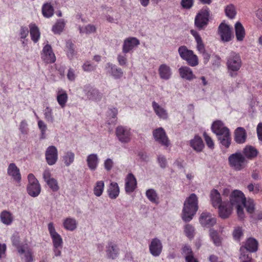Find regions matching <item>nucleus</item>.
Segmentation results:
<instances>
[{"label": "nucleus", "instance_id": "nucleus-35", "mask_svg": "<svg viewBox=\"0 0 262 262\" xmlns=\"http://www.w3.org/2000/svg\"><path fill=\"white\" fill-rule=\"evenodd\" d=\"M235 31L236 39L238 41H243L245 36V30L240 22L235 24Z\"/></svg>", "mask_w": 262, "mask_h": 262}, {"label": "nucleus", "instance_id": "nucleus-49", "mask_svg": "<svg viewBox=\"0 0 262 262\" xmlns=\"http://www.w3.org/2000/svg\"><path fill=\"white\" fill-rule=\"evenodd\" d=\"M182 254L185 257V259L189 257L194 255V253L188 245H185L182 249Z\"/></svg>", "mask_w": 262, "mask_h": 262}, {"label": "nucleus", "instance_id": "nucleus-27", "mask_svg": "<svg viewBox=\"0 0 262 262\" xmlns=\"http://www.w3.org/2000/svg\"><path fill=\"white\" fill-rule=\"evenodd\" d=\"M106 68L107 70V72L115 79H119L123 75V73L122 70L114 64L108 63H107Z\"/></svg>", "mask_w": 262, "mask_h": 262}, {"label": "nucleus", "instance_id": "nucleus-53", "mask_svg": "<svg viewBox=\"0 0 262 262\" xmlns=\"http://www.w3.org/2000/svg\"><path fill=\"white\" fill-rule=\"evenodd\" d=\"M67 47L68 48L67 55L69 58L72 59L75 55V51L74 48V44L70 41L67 42Z\"/></svg>", "mask_w": 262, "mask_h": 262}, {"label": "nucleus", "instance_id": "nucleus-61", "mask_svg": "<svg viewBox=\"0 0 262 262\" xmlns=\"http://www.w3.org/2000/svg\"><path fill=\"white\" fill-rule=\"evenodd\" d=\"M193 0H182L181 4L182 7L185 9H190L193 5Z\"/></svg>", "mask_w": 262, "mask_h": 262}, {"label": "nucleus", "instance_id": "nucleus-51", "mask_svg": "<svg viewBox=\"0 0 262 262\" xmlns=\"http://www.w3.org/2000/svg\"><path fill=\"white\" fill-rule=\"evenodd\" d=\"M44 116L46 120L51 123H53L54 121V116L53 115L52 110L47 107L44 110Z\"/></svg>", "mask_w": 262, "mask_h": 262}, {"label": "nucleus", "instance_id": "nucleus-45", "mask_svg": "<svg viewBox=\"0 0 262 262\" xmlns=\"http://www.w3.org/2000/svg\"><path fill=\"white\" fill-rule=\"evenodd\" d=\"M53 8L52 6L48 4H45L43 5L42 8V12L43 16L47 17H51L53 14Z\"/></svg>", "mask_w": 262, "mask_h": 262}, {"label": "nucleus", "instance_id": "nucleus-20", "mask_svg": "<svg viewBox=\"0 0 262 262\" xmlns=\"http://www.w3.org/2000/svg\"><path fill=\"white\" fill-rule=\"evenodd\" d=\"M138 45H139V41L136 38L132 37L127 38L124 41L122 52L125 54L127 53Z\"/></svg>", "mask_w": 262, "mask_h": 262}, {"label": "nucleus", "instance_id": "nucleus-29", "mask_svg": "<svg viewBox=\"0 0 262 262\" xmlns=\"http://www.w3.org/2000/svg\"><path fill=\"white\" fill-rule=\"evenodd\" d=\"M86 162L88 166L91 170H95L99 163V158L97 155L95 154L89 155L87 157Z\"/></svg>", "mask_w": 262, "mask_h": 262}, {"label": "nucleus", "instance_id": "nucleus-33", "mask_svg": "<svg viewBox=\"0 0 262 262\" xmlns=\"http://www.w3.org/2000/svg\"><path fill=\"white\" fill-rule=\"evenodd\" d=\"M88 98L92 100L99 101L101 100L103 95L98 90L91 88L86 93Z\"/></svg>", "mask_w": 262, "mask_h": 262}, {"label": "nucleus", "instance_id": "nucleus-56", "mask_svg": "<svg viewBox=\"0 0 262 262\" xmlns=\"http://www.w3.org/2000/svg\"><path fill=\"white\" fill-rule=\"evenodd\" d=\"M82 69L85 72H91L96 69V66L91 63L90 61H86L83 64Z\"/></svg>", "mask_w": 262, "mask_h": 262}, {"label": "nucleus", "instance_id": "nucleus-60", "mask_svg": "<svg viewBox=\"0 0 262 262\" xmlns=\"http://www.w3.org/2000/svg\"><path fill=\"white\" fill-rule=\"evenodd\" d=\"M203 136L207 146L210 148H213L214 147V143L212 139L207 135L206 132L203 133Z\"/></svg>", "mask_w": 262, "mask_h": 262}, {"label": "nucleus", "instance_id": "nucleus-7", "mask_svg": "<svg viewBox=\"0 0 262 262\" xmlns=\"http://www.w3.org/2000/svg\"><path fill=\"white\" fill-rule=\"evenodd\" d=\"M28 185L27 191L28 194L32 197H36L40 192L41 188L38 180L32 173L28 176Z\"/></svg>", "mask_w": 262, "mask_h": 262}, {"label": "nucleus", "instance_id": "nucleus-18", "mask_svg": "<svg viewBox=\"0 0 262 262\" xmlns=\"http://www.w3.org/2000/svg\"><path fill=\"white\" fill-rule=\"evenodd\" d=\"M41 58L47 63H53L55 61L56 57L50 45H47L43 47L41 53Z\"/></svg>", "mask_w": 262, "mask_h": 262}, {"label": "nucleus", "instance_id": "nucleus-26", "mask_svg": "<svg viewBox=\"0 0 262 262\" xmlns=\"http://www.w3.org/2000/svg\"><path fill=\"white\" fill-rule=\"evenodd\" d=\"M190 146L198 152H201L204 148V144L202 138L199 136H195L190 140Z\"/></svg>", "mask_w": 262, "mask_h": 262}, {"label": "nucleus", "instance_id": "nucleus-25", "mask_svg": "<svg viewBox=\"0 0 262 262\" xmlns=\"http://www.w3.org/2000/svg\"><path fill=\"white\" fill-rule=\"evenodd\" d=\"M258 150L252 145H246L243 150V155L245 159L248 160H252L257 157Z\"/></svg>", "mask_w": 262, "mask_h": 262}, {"label": "nucleus", "instance_id": "nucleus-50", "mask_svg": "<svg viewBox=\"0 0 262 262\" xmlns=\"http://www.w3.org/2000/svg\"><path fill=\"white\" fill-rule=\"evenodd\" d=\"M38 126L41 132L40 139H45L46 137V132L47 129V125L43 121L39 120H38Z\"/></svg>", "mask_w": 262, "mask_h": 262}, {"label": "nucleus", "instance_id": "nucleus-10", "mask_svg": "<svg viewBox=\"0 0 262 262\" xmlns=\"http://www.w3.org/2000/svg\"><path fill=\"white\" fill-rule=\"evenodd\" d=\"M116 135L118 140L123 143L129 142L131 140V132L130 128L119 126L116 129Z\"/></svg>", "mask_w": 262, "mask_h": 262}, {"label": "nucleus", "instance_id": "nucleus-43", "mask_svg": "<svg viewBox=\"0 0 262 262\" xmlns=\"http://www.w3.org/2000/svg\"><path fill=\"white\" fill-rule=\"evenodd\" d=\"M74 158L75 155L73 152L71 151L66 152L63 156L64 163L67 166H70L74 162Z\"/></svg>", "mask_w": 262, "mask_h": 262}, {"label": "nucleus", "instance_id": "nucleus-32", "mask_svg": "<svg viewBox=\"0 0 262 262\" xmlns=\"http://www.w3.org/2000/svg\"><path fill=\"white\" fill-rule=\"evenodd\" d=\"M68 99V94L64 90L60 89L57 91V101L61 108L65 107Z\"/></svg>", "mask_w": 262, "mask_h": 262}, {"label": "nucleus", "instance_id": "nucleus-5", "mask_svg": "<svg viewBox=\"0 0 262 262\" xmlns=\"http://www.w3.org/2000/svg\"><path fill=\"white\" fill-rule=\"evenodd\" d=\"M178 52L180 57L187 61V63L191 67L198 65L199 60L197 56L194 54L192 50L188 49L185 46H182L179 48Z\"/></svg>", "mask_w": 262, "mask_h": 262}, {"label": "nucleus", "instance_id": "nucleus-15", "mask_svg": "<svg viewBox=\"0 0 262 262\" xmlns=\"http://www.w3.org/2000/svg\"><path fill=\"white\" fill-rule=\"evenodd\" d=\"M46 159L49 165H53L56 163L58 159V151L56 147L51 145L49 146L45 153Z\"/></svg>", "mask_w": 262, "mask_h": 262}, {"label": "nucleus", "instance_id": "nucleus-2", "mask_svg": "<svg viewBox=\"0 0 262 262\" xmlns=\"http://www.w3.org/2000/svg\"><path fill=\"white\" fill-rule=\"evenodd\" d=\"M198 210V197L194 193H191L184 203L182 219L187 222L190 221Z\"/></svg>", "mask_w": 262, "mask_h": 262}, {"label": "nucleus", "instance_id": "nucleus-12", "mask_svg": "<svg viewBox=\"0 0 262 262\" xmlns=\"http://www.w3.org/2000/svg\"><path fill=\"white\" fill-rule=\"evenodd\" d=\"M199 222L203 227L210 228L216 224V219L211 213L203 212L199 217Z\"/></svg>", "mask_w": 262, "mask_h": 262}, {"label": "nucleus", "instance_id": "nucleus-19", "mask_svg": "<svg viewBox=\"0 0 262 262\" xmlns=\"http://www.w3.org/2000/svg\"><path fill=\"white\" fill-rule=\"evenodd\" d=\"M162 245L160 239L155 238L152 239L149 246L150 253L154 256H158L162 250Z\"/></svg>", "mask_w": 262, "mask_h": 262}, {"label": "nucleus", "instance_id": "nucleus-37", "mask_svg": "<svg viewBox=\"0 0 262 262\" xmlns=\"http://www.w3.org/2000/svg\"><path fill=\"white\" fill-rule=\"evenodd\" d=\"M11 241L13 245L16 247L18 252L20 254H24L25 252V247L20 245L19 236L17 233L13 234L11 237Z\"/></svg>", "mask_w": 262, "mask_h": 262}, {"label": "nucleus", "instance_id": "nucleus-21", "mask_svg": "<svg viewBox=\"0 0 262 262\" xmlns=\"http://www.w3.org/2000/svg\"><path fill=\"white\" fill-rule=\"evenodd\" d=\"M247 135L245 129L242 127H237L234 133V139L237 144L244 143L247 139Z\"/></svg>", "mask_w": 262, "mask_h": 262}, {"label": "nucleus", "instance_id": "nucleus-31", "mask_svg": "<svg viewBox=\"0 0 262 262\" xmlns=\"http://www.w3.org/2000/svg\"><path fill=\"white\" fill-rule=\"evenodd\" d=\"M191 34L194 37L195 40L196 42V49L200 53L206 51L204 44L203 42L201 37L200 36L199 33L194 30L190 31Z\"/></svg>", "mask_w": 262, "mask_h": 262}, {"label": "nucleus", "instance_id": "nucleus-30", "mask_svg": "<svg viewBox=\"0 0 262 262\" xmlns=\"http://www.w3.org/2000/svg\"><path fill=\"white\" fill-rule=\"evenodd\" d=\"M179 72L180 76L188 80H191L195 78L192 71L188 67H182L179 69Z\"/></svg>", "mask_w": 262, "mask_h": 262}, {"label": "nucleus", "instance_id": "nucleus-40", "mask_svg": "<svg viewBox=\"0 0 262 262\" xmlns=\"http://www.w3.org/2000/svg\"><path fill=\"white\" fill-rule=\"evenodd\" d=\"M209 235L215 246H219L221 245L222 239L216 230L211 228L209 230Z\"/></svg>", "mask_w": 262, "mask_h": 262}, {"label": "nucleus", "instance_id": "nucleus-22", "mask_svg": "<svg viewBox=\"0 0 262 262\" xmlns=\"http://www.w3.org/2000/svg\"><path fill=\"white\" fill-rule=\"evenodd\" d=\"M7 173L9 176H11L17 182H20L21 178L19 169L14 163H10L9 165Z\"/></svg>", "mask_w": 262, "mask_h": 262}, {"label": "nucleus", "instance_id": "nucleus-6", "mask_svg": "<svg viewBox=\"0 0 262 262\" xmlns=\"http://www.w3.org/2000/svg\"><path fill=\"white\" fill-rule=\"evenodd\" d=\"M246 197L241 191L238 190L233 191L230 195V201L228 202L231 208V213L234 206L239 207L240 206H243Z\"/></svg>", "mask_w": 262, "mask_h": 262}, {"label": "nucleus", "instance_id": "nucleus-34", "mask_svg": "<svg viewBox=\"0 0 262 262\" xmlns=\"http://www.w3.org/2000/svg\"><path fill=\"white\" fill-rule=\"evenodd\" d=\"M119 192L118 184L116 182H112L107 190L109 197L112 199H115L119 195Z\"/></svg>", "mask_w": 262, "mask_h": 262}, {"label": "nucleus", "instance_id": "nucleus-41", "mask_svg": "<svg viewBox=\"0 0 262 262\" xmlns=\"http://www.w3.org/2000/svg\"><path fill=\"white\" fill-rule=\"evenodd\" d=\"M146 195L151 202L155 204L158 203V196L154 189H149L146 190Z\"/></svg>", "mask_w": 262, "mask_h": 262}, {"label": "nucleus", "instance_id": "nucleus-16", "mask_svg": "<svg viewBox=\"0 0 262 262\" xmlns=\"http://www.w3.org/2000/svg\"><path fill=\"white\" fill-rule=\"evenodd\" d=\"M106 256L108 259H115L119 254V249L117 244L109 241L106 246Z\"/></svg>", "mask_w": 262, "mask_h": 262}, {"label": "nucleus", "instance_id": "nucleus-28", "mask_svg": "<svg viewBox=\"0 0 262 262\" xmlns=\"http://www.w3.org/2000/svg\"><path fill=\"white\" fill-rule=\"evenodd\" d=\"M137 181L135 177L132 173H129L126 179L125 191L127 192H132L136 188Z\"/></svg>", "mask_w": 262, "mask_h": 262}, {"label": "nucleus", "instance_id": "nucleus-52", "mask_svg": "<svg viewBox=\"0 0 262 262\" xmlns=\"http://www.w3.org/2000/svg\"><path fill=\"white\" fill-rule=\"evenodd\" d=\"M243 207L246 208L247 211L250 213H252L254 210V204L253 200L249 199L248 201L245 200L244 204L243 205Z\"/></svg>", "mask_w": 262, "mask_h": 262}, {"label": "nucleus", "instance_id": "nucleus-55", "mask_svg": "<svg viewBox=\"0 0 262 262\" xmlns=\"http://www.w3.org/2000/svg\"><path fill=\"white\" fill-rule=\"evenodd\" d=\"M247 189L250 192H253L254 193H258L260 191V187L258 184H249L247 186Z\"/></svg>", "mask_w": 262, "mask_h": 262}, {"label": "nucleus", "instance_id": "nucleus-54", "mask_svg": "<svg viewBox=\"0 0 262 262\" xmlns=\"http://www.w3.org/2000/svg\"><path fill=\"white\" fill-rule=\"evenodd\" d=\"M46 183L53 191H56L59 189L57 181L55 179L52 178Z\"/></svg>", "mask_w": 262, "mask_h": 262}, {"label": "nucleus", "instance_id": "nucleus-8", "mask_svg": "<svg viewBox=\"0 0 262 262\" xmlns=\"http://www.w3.org/2000/svg\"><path fill=\"white\" fill-rule=\"evenodd\" d=\"M258 242L254 238L250 237L240 248V254L251 255L250 253L255 252L258 249Z\"/></svg>", "mask_w": 262, "mask_h": 262}, {"label": "nucleus", "instance_id": "nucleus-23", "mask_svg": "<svg viewBox=\"0 0 262 262\" xmlns=\"http://www.w3.org/2000/svg\"><path fill=\"white\" fill-rule=\"evenodd\" d=\"M152 107L158 117L164 120L168 118V115L166 110L155 101L152 102Z\"/></svg>", "mask_w": 262, "mask_h": 262}, {"label": "nucleus", "instance_id": "nucleus-64", "mask_svg": "<svg viewBox=\"0 0 262 262\" xmlns=\"http://www.w3.org/2000/svg\"><path fill=\"white\" fill-rule=\"evenodd\" d=\"M256 132L259 141L262 142V123L258 124L256 128Z\"/></svg>", "mask_w": 262, "mask_h": 262}, {"label": "nucleus", "instance_id": "nucleus-57", "mask_svg": "<svg viewBox=\"0 0 262 262\" xmlns=\"http://www.w3.org/2000/svg\"><path fill=\"white\" fill-rule=\"evenodd\" d=\"M157 160L160 166L162 168H165L167 166V160L166 158L163 155H159Z\"/></svg>", "mask_w": 262, "mask_h": 262}, {"label": "nucleus", "instance_id": "nucleus-13", "mask_svg": "<svg viewBox=\"0 0 262 262\" xmlns=\"http://www.w3.org/2000/svg\"><path fill=\"white\" fill-rule=\"evenodd\" d=\"M219 32L222 40L228 42L231 40L232 33L231 28L225 23H221L219 27Z\"/></svg>", "mask_w": 262, "mask_h": 262}, {"label": "nucleus", "instance_id": "nucleus-46", "mask_svg": "<svg viewBox=\"0 0 262 262\" xmlns=\"http://www.w3.org/2000/svg\"><path fill=\"white\" fill-rule=\"evenodd\" d=\"M79 30L81 33L89 34L95 33L96 31V28L95 26L89 24L83 27L79 28Z\"/></svg>", "mask_w": 262, "mask_h": 262}, {"label": "nucleus", "instance_id": "nucleus-14", "mask_svg": "<svg viewBox=\"0 0 262 262\" xmlns=\"http://www.w3.org/2000/svg\"><path fill=\"white\" fill-rule=\"evenodd\" d=\"M48 230L53 241V247H62V239L56 231L54 224L50 222L48 225Z\"/></svg>", "mask_w": 262, "mask_h": 262}, {"label": "nucleus", "instance_id": "nucleus-47", "mask_svg": "<svg viewBox=\"0 0 262 262\" xmlns=\"http://www.w3.org/2000/svg\"><path fill=\"white\" fill-rule=\"evenodd\" d=\"M184 232L189 239H192L194 236V228L190 224H187L184 227Z\"/></svg>", "mask_w": 262, "mask_h": 262}, {"label": "nucleus", "instance_id": "nucleus-9", "mask_svg": "<svg viewBox=\"0 0 262 262\" xmlns=\"http://www.w3.org/2000/svg\"><path fill=\"white\" fill-rule=\"evenodd\" d=\"M227 65L229 70L237 71L242 65L240 56L235 52L231 53L227 58Z\"/></svg>", "mask_w": 262, "mask_h": 262}, {"label": "nucleus", "instance_id": "nucleus-4", "mask_svg": "<svg viewBox=\"0 0 262 262\" xmlns=\"http://www.w3.org/2000/svg\"><path fill=\"white\" fill-rule=\"evenodd\" d=\"M228 161L229 166L235 171L242 170L248 164V160L240 151L231 154L228 157Z\"/></svg>", "mask_w": 262, "mask_h": 262}, {"label": "nucleus", "instance_id": "nucleus-17", "mask_svg": "<svg viewBox=\"0 0 262 262\" xmlns=\"http://www.w3.org/2000/svg\"><path fill=\"white\" fill-rule=\"evenodd\" d=\"M209 16V11L207 10L202 11L199 13L195 18V25L199 29H202L206 26L208 21Z\"/></svg>", "mask_w": 262, "mask_h": 262}, {"label": "nucleus", "instance_id": "nucleus-59", "mask_svg": "<svg viewBox=\"0 0 262 262\" xmlns=\"http://www.w3.org/2000/svg\"><path fill=\"white\" fill-rule=\"evenodd\" d=\"M243 235V231L241 227H236L233 232V236L235 239L239 240L240 237Z\"/></svg>", "mask_w": 262, "mask_h": 262}, {"label": "nucleus", "instance_id": "nucleus-62", "mask_svg": "<svg viewBox=\"0 0 262 262\" xmlns=\"http://www.w3.org/2000/svg\"><path fill=\"white\" fill-rule=\"evenodd\" d=\"M27 123L26 120H23L19 125V130L23 134H26L28 132Z\"/></svg>", "mask_w": 262, "mask_h": 262}, {"label": "nucleus", "instance_id": "nucleus-63", "mask_svg": "<svg viewBox=\"0 0 262 262\" xmlns=\"http://www.w3.org/2000/svg\"><path fill=\"white\" fill-rule=\"evenodd\" d=\"M239 259L241 262H252L251 255L240 254Z\"/></svg>", "mask_w": 262, "mask_h": 262}, {"label": "nucleus", "instance_id": "nucleus-48", "mask_svg": "<svg viewBox=\"0 0 262 262\" xmlns=\"http://www.w3.org/2000/svg\"><path fill=\"white\" fill-rule=\"evenodd\" d=\"M225 13L226 16L229 18H233L236 14L234 6L232 5L227 6L225 8Z\"/></svg>", "mask_w": 262, "mask_h": 262}, {"label": "nucleus", "instance_id": "nucleus-36", "mask_svg": "<svg viewBox=\"0 0 262 262\" xmlns=\"http://www.w3.org/2000/svg\"><path fill=\"white\" fill-rule=\"evenodd\" d=\"M63 226L66 230L72 231L76 229L77 223L75 219L67 217L63 220Z\"/></svg>", "mask_w": 262, "mask_h": 262}, {"label": "nucleus", "instance_id": "nucleus-24", "mask_svg": "<svg viewBox=\"0 0 262 262\" xmlns=\"http://www.w3.org/2000/svg\"><path fill=\"white\" fill-rule=\"evenodd\" d=\"M158 72L160 78L163 80H168L172 75L171 68L166 64H162L159 66Z\"/></svg>", "mask_w": 262, "mask_h": 262}, {"label": "nucleus", "instance_id": "nucleus-38", "mask_svg": "<svg viewBox=\"0 0 262 262\" xmlns=\"http://www.w3.org/2000/svg\"><path fill=\"white\" fill-rule=\"evenodd\" d=\"M1 221L5 225H10L13 220L12 214L9 211L4 210L0 214Z\"/></svg>", "mask_w": 262, "mask_h": 262}, {"label": "nucleus", "instance_id": "nucleus-39", "mask_svg": "<svg viewBox=\"0 0 262 262\" xmlns=\"http://www.w3.org/2000/svg\"><path fill=\"white\" fill-rule=\"evenodd\" d=\"M30 33L32 40L34 42H37L40 37V32L38 27L33 24H31L29 26Z\"/></svg>", "mask_w": 262, "mask_h": 262}, {"label": "nucleus", "instance_id": "nucleus-44", "mask_svg": "<svg viewBox=\"0 0 262 262\" xmlns=\"http://www.w3.org/2000/svg\"><path fill=\"white\" fill-rule=\"evenodd\" d=\"M65 23L62 19H60L53 26L52 31L55 34H60L62 32Z\"/></svg>", "mask_w": 262, "mask_h": 262}, {"label": "nucleus", "instance_id": "nucleus-1", "mask_svg": "<svg viewBox=\"0 0 262 262\" xmlns=\"http://www.w3.org/2000/svg\"><path fill=\"white\" fill-rule=\"evenodd\" d=\"M210 196L212 206L219 209L220 216L223 219L229 217L231 215V208L229 206V203L222 201L220 193L216 189L211 191Z\"/></svg>", "mask_w": 262, "mask_h": 262}, {"label": "nucleus", "instance_id": "nucleus-11", "mask_svg": "<svg viewBox=\"0 0 262 262\" xmlns=\"http://www.w3.org/2000/svg\"><path fill=\"white\" fill-rule=\"evenodd\" d=\"M153 136L155 140L162 145L168 147L170 144L169 141L164 129L159 127L153 131Z\"/></svg>", "mask_w": 262, "mask_h": 262}, {"label": "nucleus", "instance_id": "nucleus-42", "mask_svg": "<svg viewBox=\"0 0 262 262\" xmlns=\"http://www.w3.org/2000/svg\"><path fill=\"white\" fill-rule=\"evenodd\" d=\"M104 187V183L103 181H97L94 187V193L97 196L102 195Z\"/></svg>", "mask_w": 262, "mask_h": 262}, {"label": "nucleus", "instance_id": "nucleus-3", "mask_svg": "<svg viewBox=\"0 0 262 262\" xmlns=\"http://www.w3.org/2000/svg\"><path fill=\"white\" fill-rule=\"evenodd\" d=\"M212 132L216 135L220 143L226 148L231 144V137L229 129L221 121H214L211 126Z\"/></svg>", "mask_w": 262, "mask_h": 262}, {"label": "nucleus", "instance_id": "nucleus-58", "mask_svg": "<svg viewBox=\"0 0 262 262\" xmlns=\"http://www.w3.org/2000/svg\"><path fill=\"white\" fill-rule=\"evenodd\" d=\"M25 262H32L33 260L32 253L30 249L27 248L26 249L25 248Z\"/></svg>", "mask_w": 262, "mask_h": 262}]
</instances>
